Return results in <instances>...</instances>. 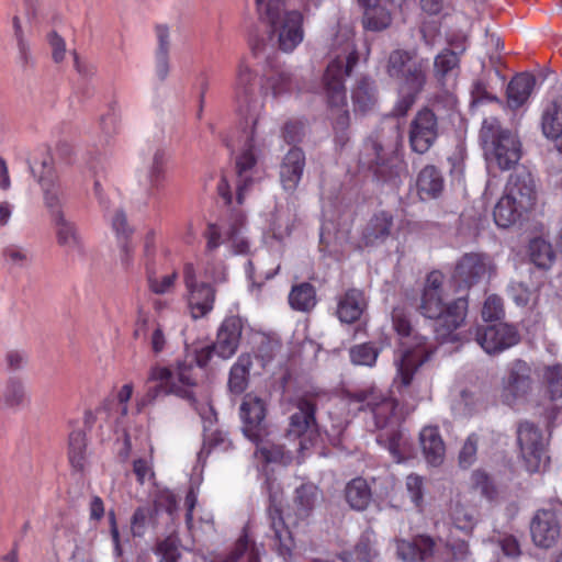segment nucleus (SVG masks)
Masks as SVG:
<instances>
[{
	"mask_svg": "<svg viewBox=\"0 0 562 562\" xmlns=\"http://www.w3.org/2000/svg\"><path fill=\"white\" fill-rule=\"evenodd\" d=\"M473 487L484 497L492 499L495 495V488L486 473L475 471L472 474Z\"/></svg>",
	"mask_w": 562,
	"mask_h": 562,
	"instance_id": "680f3d73",
	"label": "nucleus"
},
{
	"mask_svg": "<svg viewBox=\"0 0 562 562\" xmlns=\"http://www.w3.org/2000/svg\"><path fill=\"white\" fill-rule=\"evenodd\" d=\"M450 518L456 528L462 531H472L477 522L476 509L456 502L450 509Z\"/></svg>",
	"mask_w": 562,
	"mask_h": 562,
	"instance_id": "a19ab883",
	"label": "nucleus"
},
{
	"mask_svg": "<svg viewBox=\"0 0 562 562\" xmlns=\"http://www.w3.org/2000/svg\"><path fill=\"white\" fill-rule=\"evenodd\" d=\"M151 515L153 510L149 507H139L134 512L131 520V529L134 536L139 537L144 533Z\"/></svg>",
	"mask_w": 562,
	"mask_h": 562,
	"instance_id": "052dcab7",
	"label": "nucleus"
},
{
	"mask_svg": "<svg viewBox=\"0 0 562 562\" xmlns=\"http://www.w3.org/2000/svg\"><path fill=\"white\" fill-rule=\"evenodd\" d=\"M392 321L400 340V350L395 359L397 369L395 381H400L403 386H408L414 373L429 357L426 337L412 327L406 313L401 308L393 311Z\"/></svg>",
	"mask_w": 562,
	"mask_h": 562,
	"instance_id": "39448f33",
	"label": "nucleus"
},
{
	"mask_svg": "<svg viewBox=\"0 0 562 562\" xmlns=\"http://www.w3.org/2000/svg\"><path fill=\"white\" fill-rule=\"evenodd\" d=\"M184 284L188 290V304L193 318L198 319L213 310L215 290L205 282H198L195 269L187 263L183 269Z\"/></svg>",
	"mask_w": 562,
	"mask_h": 562,
	"instance_id": "2eb2a0df",
	"label": "nucleus"
},
{
	"mask_svg": "<svg viewBox=\"0 0 562 562\" xmlns=\"http://www.w3.org/2000/svg\"><path fill=\"white\" fill-rule=\"evenodd\" d=\"M536 78L530 74L515 76L507 87V103L512 109L521 106L530 97Z\"/></svg>",
	"mask_w": 562,
	"mask_h": 562,
	"instance_id": "c756f323",
	"label": "nucleus"
},
{
	"mask_svg": "<svg viewBox=\"0 0 562 562\" xmlns=\"http://www.w3.org/2000/svg\"><path fill=\"white\" fill-rule=\"evenodd\" d=\"M304 168V151L299 147L291 148L284 155L279 169L280 182L285 191L293 192L297 188L302 179Z\"/></svg>",
	"mask_w": 562,
	"mask_h": 562,
	"instance_id": "412c9836",
	"label": "nucleus"
},
{
	"mask_svg": "<svg viewBox=\"0 0 562 562\" xmlns=\"http://www.w3.org/2000/svg\"><path fill=\"white\" fill-rule=\"evenodd\" d=\"M58 245L68 251H82V240L77 227L69 222L65 215L57 210L54 215Z\"/></svg>",
	"mask_w": 562,
	"mask_h": 562,
	"instance_id": "c85d7f7f",
	"label": "nucleus"
},
{
	"mask_svg": "<svg viewBox=\"0 0 562 562\" xmlns=\"http://www.w3.org/2000/svg\"><path fill=\"white\" fill-rule=\"evenodd\" d=\"M367 308V300L362 291L349 289L337 300L336 314L340 322L351 324L357 322Z\"/></svg>",
	"mask_w": 562,
	"mask_h": 562,
	"instance_id": "4be33fe9",
	"label": "nucleus"
},
{
	"mask_svg": "<svg viewBox=\"0 0 562 562\" xmlns=\"http://www.w3.org/2000/svg\"><path fill=\"white\" fill-rule=\"evenodd\" d=\"M542 131L546 137L554 140L557 149L562 153V101L547 106L542 116Z\"/></svg>",
	"mask_w": 562,
	"mask_h": 562,
	"instance_id": "7c9ffc66",
	"label": "nucleus"
},
{
	"mask_svg": "<svg viewBox=\"0 0 562 562\" xmlns=\"http://www.w3.org/2000/svg\"><path fill=\"white\" fill-rule=\"evenodd\" d=\"M420 446L427 462L439 465L445 458V443L436 427H424L419 434Z\"/></svg>",
	"mask_w": 562,
	"mask_h": 562,
	"instance_id": "bb28decb",
	"label": "nucleus"
},
{
	"mask_svg": "<svg viewBox=\"0 0 562 562\" xmlns=\"http://www.w3.org/2000/svg\"><path fill=\"white\" fill-rule=\"evenodd\" d=\"M350 398L353 402L361 403V408L367 407L372 412L376 428H385L395 419L396 401L386 396L376 387L357 391Z\"/></svg>",
	"mask_w": 562,
	"mask_h": 562,
	"instance_id": "4468645a",
	"label": "nucleus"
},
{
	"mask_svg": "<svg viewBox=\"0 0 562 562\" xmlns=\"http://www.w3.org/2000/svg\"><path fill=\"white\" fill-rule=\"evenodd\" d=\"M517 440L527 471L530 473L540 471L548 459L541 431L533 424L522 422L517 429Z\"/></svg>",
	"mask_w": 562,
	"mask_h": 562,
	"instance_id": "9b49d317",
	"label": "nucleus"
},
{
	"mask_svg": "<svg viewBox=\"0 0 562 562\" xmlns=\"http://www.w3.org/2000/svg\"><path fill=\"white\" fill-rule=\"evenodd\" d=\"M258 442L257 445H259ZM257 453L267 462H280L289 464L293 460L292 450L285 449L279 445H261L258 446Z\"/></svg>",
	"mask_w": 562,
	"mask_h": 562,
	"instance_id": "864d4df0",
	"label": "nucleus"
},
{
	"mask_svg": "<svg viewBox=\"0 0 562 562\" xmlns=\"http://www.w3.org/2000/svg\"><path fill=\"white\" fill-rule=\"evenodd\" d=\"M504 316L503 300L492 294L487 296L482 308V317L486 322L497 321Z\"/></svg>",
	"mask_w": 562,
	"mask_h": 562,
	"instance_id": "13d9d810",
	"label": "nucleus"
},
{
	"mask_svg": "<svg viewBox=\"0 0 562 562\" xmlns=\"http://www.w3.org/2000/svg\"><path fill=\"white\" fill-rule=\"evenodd\" d=\"M147 383H154L153 386H148V395L151 398L171 393L186 398L193 396L194 380L190 367H179L176 372L168 368L155 367L150 370Z\"/></svg>",
	"mask_w": 562,
	"mask_h": 562,
	"instance_id": "6e6552de",
	"label": "nucleus"
},
{
	"mask_svg": "<svg viewBox=\"0 0 562 562\" xmlns=\"http://www.w3.org/2000/svg\"><path fill=\"white\" fill-rule=\"evenodd\" d=\"M480 137L486 161L491 167L509 170L520 160L522 149L518 135L503 128L496 117L484 119Z\"/></svg>",
	"mask_w": 562,
	"mask_h": 562,
	"instance_id": "423d86ee",
	"label": "nucleus"
},
{
	"mask_svg": "<svg viewBox=\"0 0 562 562\" xmlns=\"http://www.w3.org/2000/svg\"><path fill=\"white\" fill-rule=\"evenodd\" d=\"M69 461L74 469L81 471L86 464V436L81 430L69 435Z\"/></svg>",
	"mask_w": 562,
	"mask_h": 562,
	"instance_id": "de8ad7c7",
	"label": "nucleus"
},
{
	"mask_svg": "<svg viewBox=\"0 0 562 562\" xmlns=\"http://www.w3.org/2000/svg\"><path fill=\"white\" fill-rule=\"evenodd\" d=\"M48 44L52 48V57L55 63H61L66 57V43L61 36L55 31H52L47 35Z\"/></svg>",
	"mask_w": 562,
	"mask_h": 562,
	"instance_id": "e2e57ef3",
	"label": "nucleus"
},
{
	"mask_svg": "<svg viewBox=\"0 0 562 562\" xmlns=\"http://www.w3.org/2000/svg\"><path fill=\"white\" fill-rule=\"evenodd\" d=\"M448 550L451 555L449 562H471V552L465 541H454L448 546Z\"/></svg>",
	"mask_w": 562,
	"mask_h": 562,
	"instance_id": "0e129e2a",
	"label": "nucleus"
},
{
	"mask_svg": "<svg viewBox=\"0 0 562 562\" xmlns=\"http://www.w3.org/2000/svg\"><path fill=\"white\" fill-rule=\"evenodd\" d=\"M243 322L239 317H228L224 319L218 331L216 341L198 355L199 366H205L212 353H216L222 359L233 357L238 348L241 337Z\"/></svg>",
	"mask_w": 562,
	"mask_h": 562,
	"instance_id": "f8f14e48",
	"label": "nucleus"
},
{
	"mask_svg": "<svg viewBox=\"0 0 562 562\" xmlns=\"http://www.w3.org/2000/svg\"><path fill=\"white\" fill-rule=\"evenodd\" d=\"M510 297L517 305L525 306L531 299V291L521 282H512L508 286Z\"/></svg>",
	"mask_w": 562,
	"mask_h": 562,
	"instance_id": "69168bd1",
	"label": "nucleus"
},
{
	"mask_svg": "<svg viewBox=\"0 0 562 562\" xmlns=\"http://www.w3.org/2000/svg\"><path fill=\"white\" fill-rule=\"evenodd\" d=\"M393 216L387 212L374 214L368 222L362 233L366 245H376L386 240L391 235Z\"/></svg>",
	"mask_w": 562,
	"mask_h": 562,
	"instance_id": "cd10ccee",
	"label": "nucleus"
},
{
	"mask_svg": "<svg viewBox=\"0 0 562 562\" xmlns=\"http://www.w3.org/2000/svg\"><path fill=\"white\" fill-rule=\"evenodd\" d=\"M333 57L328 63L323 87L328 104L331 108L344 109L347 104L345 78L350 75L358 63V54L350 30H345L334 41Z\"/></svg>",
	"mask_w": 562,
	"mask_h": 562,
	"instance_id": "20e7f679",
	"label": "nucleus"
},
{
	"mask_svg": "<svg viewBox=\"0 0 562 562\" xmlns=\"http://www.w3.org/2000/svg\"><path fill=\"white\" fill-rule=\"evenodd\" d=\"M289 303L295 311L307 312L316 305V292L307 282L294 285L289 294Z\"/></svg>",
	"mask_w": 562,
	"mask_h": 562,
	"instance_id": "e433bc0d",
	"label": "nucleus"
},
{
	"mask_svg": "<svg viewBox=\"0 0 562 562\" xmlns=\"http://www.w3.org/2000/svg\"><path fill=\"white\" fill-rule=\"evenodd\" d=\"M296 408L297 411L290 417L286 436L290 440L297 441L295 451L299 453V459H302L304 452L314 446L318 434L314 404L305 397H300L296 401Z\"/></svg>",
	"mask_w": 562,
	"mask_h": 562,
	"instance_id": "1a4fd4ad",
	"label": "nucleus"
},
{
	"mask_svg": "<svg viewBox=\"0 0 562 562\" xmlns=\"http://www.w3.org/2000/svg\"><path fill=\"white\" fill-rule=\"evenodd\" d=\"M43 171L38 175V182L45 190V202L46 205L50 209H55L59 205V199L56 192L50 191V178L53 175L52 167L48 161L43 160L42 162Z\"/></svg>",
	"mask_w": 562,
	"mask_h": 562,
	"instance_id": "6e6d98bb",
	"label": "nucleus"
},
{
	"mask_svg": "<svg viewBox=\"0 0 562 562\" xmlns=\"http://www.w3.org/2000/svg\"><path fill=\"white\" fill-rule=\"evenodd\" d=\"M530 258L532 262L542 269H548L554 261V251L550 243L541 238H536L529 246Z\"/></svg>",
	"mask_w": 562,
	"mask_h": 562,
	"instance_id": "49530a36",
	"label": "nucleus"
},
{
	"mask_svg": "<svg viewBox=\"0 0 562 562\" xmlns=\"http://www.w3.org/2000/svg\"><path fill=\"white\" fill-rule=\"evenodd\" d=\"M530 535L535 546L550 549L558 543L561 536V525L555 512L538 510L530 522Z\"/></svg>",
	"mask_w": 562,
	"mask_h": 562,
	"instance_id": "a211bd4d",
	"label": "nucleus"
},
{
	"mask_svg": "<svg viewBox=\"0 0 562 562\" xmlns=\"http://www.w3.org/2000/svg\"><path fill=\"white\" fill-rule=\"evenodd\" d=\"M504 194L516 203L518 209H522L526 212L532 210L537 200V188L532 175L527 170L512 175L507 181Z\"/></svg>",
	"mask_w": 562,
	"mask_h": 562,
	"instance_id": "6ab92c4d",
	"label": "nucleus"
},
{
	"mask_svg": "<svg viewBox=\"0 0 562 562\" xmlns=\"http://www.w3.org/2000/svg\"><path fill=\"white\" fill-rule=\"evenodd\" d=\"M321 499V491L312 483L302 484L295 490L293 512L296 521L306 520Z\"/></svg>",
	"mask_w": 562,
	"mask_h": 562,
	"instance_id": "b1692460",
	"label": "nucleus"
},
{
	"mask_svg": "<svg viewBox=\"0 0 562 562\" xmlns=\"http://www.w3.org/2000/svg\"><path fill=\"white\" fill-rule=\"evenodd\" d=\"M434 548L435 541L428 536H418L413 541H396L397 555L405 562L425 560L432 554Z\"/></svg>",
	"mask_w": 562,
	"mask_h": 562,
	"instance_id": "5701e85b",
	"label": "nucleus"
},
{
	"mask_svg": "<svg viewBox=\"0 0 562 562\" xmlns=\"http://www.w3.org/2000/svg\"><path fill=\"white\" fill-rule=\"evenodd\" d=\"M439 136L437 115L428 108L420 109L409 124V145L417 154L427 153Z\"/></svg>",
	"mask_w": 562,
	"mask_h": 562,
	"instance_id": "ddd939ff",
	"label": "nucleus"
},
{
	"mask_svg": "<svg viewBox=\"0 0 562 562\" xmlns=\"http://www.w3.org/2000/svg\"><path fill=\"white\" fill-rule=\"evenodd\" d=\"M346 499L349 505L357 509H364L371 501V491L366 480L361 477L353 479L346 486Z\"/></svg>",
	"mask_w": 562,
	"mask_h": 562,
	"instance_id": "4c0bfd02",
	"label": "nucleus"
},
{
	"mask_svg": "<svg viewBox=\"0 0 562 562\" xmlns=\"http://www.w3.org/2000/svg\"><path fill=\"white\" fill-rule=\"evenodd\" d=\"M471 334L488 355H495L516 346L520 340L517 328L507 323L477 326Z\"/></svg>",
	"mask_w": 562,
	"mask_h": 562,
	"instance_id": "9d476101",
	"label": "nucleus"
},
{
	"mask_svg": "<svg viewBox=\"0 0 562 562\" xmlns=\"http://www.w3.org/2000/svg\"><path fill=\"white\" fill-rule=\"evenodd\" d=\"M5 366L11 371L22 370L27 363V353L23 350L11 349L4 356Z\"/></svg>",
	"mask_w": 562,
	"mask_h": 562,
	"instance_id": "338daca9",
	"label": "nucleus"
},
{
	"mask_svg": "<svg viewBox=\"0 0 562 562\" xmlns=\"http://www.w3.org/2000/svg\"><path fill=\"white\" fill-rule=\"evenodd\" d=\"M243 432L251 441L261 442L267 435L265 418L266 403L254 394H246L240 404Z\"/></svg>",
	"mask_w": 562,
	"mask_h": 562,
	"instance_id": "dca6fc26",
	"label": "nucleus"
},
{
	"mask_svg": "<svg viewBox=\"0 0 562 562\" xmlns=\"http://www.w3.org/2000/svg\"><path fill=\"white\" fill-rule=\"evenodd\" d=\"M494 267L491 259L483 254H465L458 261L453 279L459 286L469 289L479 281L490 277Z\"/></svg>",
	"mask_w": 562,
	"mask_h": 562,
	"instance_id": "f3484780",
	"label": "nucleus"
},
{
	"mask_svg": "<svg viewBox=\"0 0 562 562\" xmlns=\"http://www.w3.org/2000/svg\"><path fill=\"white\" fill-rule=\"evenodd\" d=\"M416 64H423V74L425 75L427 68L426 60H416L412 53L396 49L389 57L387 72L391 77H404L405 80L409 74V68Z\"/></svg>",
	"mask_w": 562,
	"mask_h": 562,
	"instance_id": "72a5a7b5",
	"label": "nucleus"
},
{
	"mask_svg": "<svg viewBox=\"0 0 562 562\" xmlns=\"http://www.w3.org/2000/svg\"><path fill=\"white\" fill-rule=\"evenodd\" d=\"M533 390L532 369L521 359L508 363L502 379L501 401L510 407L526 403Z\"/></svg>",
	"mask_w": 562,
	"mask_h": 562,
	"instance_id": "0eeeda50",
	"label": "nucleus"
},
{
	"mask_svg": "<svg viewBox=\"0 0 562 562\" xmlns=\"http://www.w3.org/2000/svg\"><path fill=\"white\" fill-rule=\"evenodd\" d=\"M390 12L379 5V3L372 7H366L363 15V26L370 31H381L386 29L391 24Z\"/></svg>",
	"mask_w": 562,
	"mask_h": 562,
	"instance_id": "a18cd8bd",
	"label": "nucleus"
},
{
	"mask_svg": "<svg viewBox=\"0 0 562 562\" xmlns=\"http://www.w3.org/2000/svg\"><path fill=\"white\" fill-rule=\"evenodd\" d=\"M443 280L445 277L439 271H432L427 276L419 305L425 317L437 321L435 334L441 342L456 339L454 331L463 324L468 311V301L463 296L449 303L445 302Z\"/></svg>",
	"mask_w": 562,
	"mask_h": 562,
	"instance_id": "f03ea898",
	"label": "nucleus"
},
{
	"mask_svg": "<svg viewBox=\"0 0 562 562\" xmlns=\"http://www.w3.org/2000/svg\"><path fill=\"white\" fill-rule=\"evenodd\" d=\"M525 213L522 209L514 203L507 195L503 196L496 203L493 216L497 226L506 228L515 224Z\"/></svg>",
	"mask_w": 562,
	"mask_h": 562,
	"instance_id": "f704fd0d",
	"label": "nucleus"
},
{
	"mask_svg": "<svg viewBox=\"0 0 562 562\" xmlns=\"http://www.w3.org/2000/svg\"><path fill=\"white\" fill-rule=\"evenodd\" d=\"M426 75L423 74V64L413 65L409 74L400 87V98L393 109L395 116H404L416 101L417 94L423 90Z\"/></svg>",
	"mask_w": 562,
	"mask_h": 562,
	"instance_id": "aec40b11",
	"label": "nucleus"
},
{
	"mask_svg": "<svg viewBox=\"0 0 562 562\" xmlns=\"http://www.w3.org/2000/svg\"><path fill=\"white\" fill-rule=\"evenodd\" d=\"M257 72L246 58L237 63L233 82L234 100L239 113L254 116L249 131L243 135L236 157L237 202L243 203L246 191L252 186L256 165L271 143L273 130L269 122L259 119L263 102L256 92Z\"/></svg>",
	"mask_w": 562,
	"mask_h": 562,
	"instance_id": "f257e3e1",
	"label": "nucleus"
},
{
	"mask_svg": "<svg viewBox=\"0 0 562 562\" xmlns=\"http://www.w3.org/2000/svg\"><path fill=\"white\" fill-rule=\"evenodd\" d=\"M288 0H255L257 11L267 24L268 38L283 53H292L304 40L303 14L286 9Z\"/></svg>",
	"mask_w": 562,
	"mask_h": 562,
	"instance_id": "7ed1b4c3",
	"label": "nucleus"
},
{
	"mask_svg": "<svg viewBox=\"0 0 562 562\" xmlns=\"http://www.w3.org/2000/svg\"><path fill=\"white\" fill-rule=\"evenodd\" d=\"M2 256L8 265L18 268H25L32 261L29 248L16 244L5 246L2 250Z\"/></svg>",
	"mask_w": 562,
	"mask_h": 562,
	"instance_id": "603ef678",
	"label": "nucleus"
},
{
	"mask_svg": "<svg viewBox=\"0 0 562 562\" xmlns=\"http://www.w3.org/2000/svg\"><path fill=\"white\" fill-rule=\"evenodd\" d=\"M14 38L18 47V63L23 68H27L34 65V58L31 52V45L27 38L25 37L24 31L22 29L21 20L19 16H13L12 19Z\"/></svg>",
	"mask_w": 562,
	"mask_h": 562,
	"instance_id": "79ce46f5",
	"label": "nucleus"
},
{
	"mask_svg": "<svg viewBox=\"0 0 562 562\" xmlns=\"http://www.w3.org/2000/svg\"><path fill=\"white\" fill-rule=\"evenodd\" d=\"M293 85V75L286 71H280L271 76L265 75L261 81V89L271 91L273 97H279L291 91Z\"/></svg>",
	"mask_w": 562,
	"mask_h": 562,
	"instance_id": "37998d69",
	"label": "nucleus"
},
{
	"mask_svg": "<svg viewBox=\"0 0 562 562\" xmlns=\"http://www.w3.org/2000/svg\"><path fill=\"white\" fill-rule=\"evenodd\" d=\"M544 395L555 402L562 398V367L560 364L546 367L542 373Z\"/></svg>",
	"mask_w": 562,
	"mask_h": 562,
	"instance_id": "58836bf2",
	"label": "nucleus"
},
{
	"mask_svg": "<svg viewBox=\"0 0 562 562\" xmlns=\"http://www.w3.org/2000/svg\"><path fill=\"white\" fill-rule=\"evenodd\" d=\"M226 269L222 262L207 261L204 267V277L214 283H223L226 281Z\"/></svg>",
	"mask_w": 562,
	"mask_h": 562,
	"instance_id": "774afa93",
	"label": "nucleus"
},
{
	"mask_svg": "<svg viewBox=\"0 0 562 562\" xmlns=\"http://www.w3.org/2000/svg\"><path fill=\"white\" fill-rule=\"evenodd\" d=\"M379 351L369 344H361L350 349L352 363L371 367L375 363Z\"/></svg>",
	"mask_w": 562,
	"mask_h": 562,
	"instance_id": "5fc2aeb1",
	"label": "nucleus"
},
{
	"mask_svg": "<svg viewBox=\"0 0 562 562\" xmlns=\"http://www.w3.org/2000/svg\"><path fill=\"white\" fill-rule=\"evenodd\" d=\"M269 514L274 539L278 542L279 553L283 557H286L290 554L293 547L292 535L285 526L283 518L280 515V510L277 507L270 508Z\"/></svg>",
	"mask_w": 562,
	"mask_h": 562,
	"instance_id": "c9c22d12",
	"label": "nucleus"
},
{
	"mask_svg": "<svg viewBox=\"0 0 562 562\" xmlns=\"http://www.w3.org/2000/svg\"><path fill=\"white\" fill-rule=\"evenodd\" d=\"M351 100L356 113L367 114L373 111L378 102L374 82L368 78L359 79L351 91Z\"/></svg>",
	"mask_w": 562,
	"mask_h": 562,
	"instance_id": "a878e982",
	"label": "nucleus"
},
{
	"mask_svg": "<svg viewBox=\"0 0 562 562\" xmlns=\"http://www.w3.org/2000/svg\"><path fill=\"white\" fill-rule=\"evenodd\" d=\"M479 446V437L476 434H471L464 441L460 453L459 462L461 467H471L476 460V452Z\"/></svg>",
	"mask_w": 562,
	"mask_h": 562,
	"instance_id": "4d7b16f0",
	"label": "nucleus"
},
{
	"mask_svg": "<svg viewBox=\"0 0 562 562\" xmlns=\"http://www.w3.org/2000/svg\"><path fill=\"white\" fill-rule=\"evenodd\" d=\"M0 404L3 408L18 411L30 404L24 382L18 376L7 380L3 390L0 392Z\"/></svg>",
	"mask_w": 562,
	"mask_h": 562,
	"instance_id": "393cba45",
	"label": "nucleus"
},
{
	"mask_svg": "<svg viewBox=\"0 0 562 562\" xmlns=\"http://www.w3.org/2000/svg\"><path fill=\"white\" fill-rule=\"evenodd\" d=\"M405 485L412 502L419 507L424 496V479L417 474H409L406 477Z\"/></svg>",
	"mask_w": 562,
	"mask_h": 562,
	"instance_id": "bf43d9fd",
	"label": "nucleus"
},
{
	"mask_svg": "<svg viewBox=\"0 0 562 562\" xmlns=\"http://www.w3.org/2000/svg\"><path fill=\"white\" fill-rule=\"evenodd\" d=\"M435 76L443 81L448 76L454 75L459 66V57L451 50H445L435 58Z\"/></svg>",
	"mask_w": 562,
	"mask_h": 562,
	"instance_id": "3c124183",
	"label": "nucleus"
},
{
	"mask_svg": "<svg viewBox=\"0 0 562 562\" xmlns=\"http://www.w3.org/2000/svg\"><path fill=\"white\" fill-rule=\"evenodd\" d=\"M156 35L158 46L156 49V66L155 71L159 80H165L169 75V49L170 36L169 29L166 25H158L156 27Z\"/></svg>",
	"mask_w": 562,
	"mask_h": 562,
	"instance_id": "473e14b6",
	"label": "nucleus"
},
{
	"mask_svg": "<svg viewBox=\"0 0 562 562\" xmlns=\"http://www.w3.org/2000/svg\"><path fill=\"white\" fill-rule=\"evenodd\" d=\"M166 161V150L157 148L146 168V181L150 187H157L164 180Z\"/></svg>",
	"mask_w": 562,
	"mask_h": 562,
	"instance_id": "09e8293b",
	"label": "nucleus"
},
{
	"mask_svg": "<svg viewBox=\"0 0 562 562\" xmlns=\"http://www.w3.org/2000/svg\"><path fill=\"white\" fill-rule=\"evenodd\" d=\"M375 558L374 536L372 532H366L356 544L350 557H345L344 560L346 562H373Z\"/></svg>",
	"mask_w": 562,
	"mask_h": 562,
	"instance_id": "c03bdc74",
	"label": "nucleus"
},
{
	"mask_svg": "<svg viewBox=\"0 0 562 562\" xmlns=\"http://www.w3.org/2000/svg\"><path fill=\"white\" fill-rule=\"evenodd\" d=\"M418 193L423 199L437 198L443 189V178L434 166H426L417 178Z\"/></svg>",
	"mask_w": 562,
	"mask_h": 562,
	"instance_id": "2f4dec72",
	"label": "nucleus"
},
{
	"mask_svg": "<svg viewBox=\"0 0 562 562\" xmlns=\"http://www.w3.org/2000/svg\"><path fill=\"white\" fill-rule=\"evenodd\" d=\"M244 224L245 216L243 214H238L236 216L235 223L231 225L227 235H228V244L232 248V251L235 255H248L250 254L251 245L249 239L244 234Z\"/></svg>",
	"mask_w": 562,
	"mask_h": 562,
	"instance_id": "ea45409f",
	"label": "nucleus"
},
{
	"mask_svg": "<svg viewBox=\"0 0 562 562\" xmlns=\"http://www.w3.org/2000/svg\"><path fill=\"white\" fill-rule=\"evenodd\" d=\"M178 280V273L171 271L167 274H156L148 272L147 284L149 290L158 295L169 294L173 291L176 282Z\"/></svg>",
	"mask_w": 562,
	"mask_h": 562,
	"instance_id": "8fccbe9b",
	"label": "nucleus"
}]
</instances>
